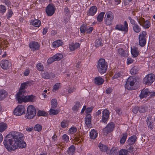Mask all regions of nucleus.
I'll return each instance as SVG.
<instances>
[{
    "label": "nucleus",
    "instance_id": "obj_14",
    "mask_svg": "<svg viewBox=\"0 0 155 155\" xmlns=\"http://www.w3.org/2000/svg\"><path fill=\"white\" fill-rule=\"evenodd\" d=\"M28 86L25 82L22 83L21 85L19 91L17 94L16 98L18 96H21L22 95H23V94L26 93L25 89Z\"/></svg>",
    "mask_w": 155,
    "mask_h": 155
},
{
    "label": "nucleus",
    "instance_id": "obj_55",
    "mask_svg": "<svg viewBox=\"0 0 155 155\" xmlns=\"http://www.w3.org/2000/svg\"><path fill=\"white\" fill-rule=\"evenodd\" d=\"M55 61V60L54 58V56H53L52 57L48 59V63L49 64H51Z\"/></svg>",
    "mask_w": 155,
    "mask_h": 155
},
{
    "label": "nucleus",
    "instance_id": "obj_11",
    "mask_svg": "<svg viewBox=\"0 0 155 155\" xmlns=\"http://www.w3.org/2000/svg\"><path fill=\"white\" fill-rule=\"evenodd\" d=\"M147 33L145 31H143L140 33L139 36V43L140 45L142 47H143L146 44V40L145 36Z\"/></svg>",
    "mask_w": 155,
    "mask_h": 155
},
{
    "label": "nucleus",
    "instance_id": "obj_61",
    "mask_svg": "<svg viewBox=\"0 0 155 155\" xmlns=\"http://www.w3.org/2000/svg\"><path fill=\"white\" fill-rule=\"evenodd\" d=\"M112 91V89L111 87H109L107 88L106 91V93L107 94H110Z\"/></svg>",
    "mask_w": 155,
    "mask_h": 155
},
{
    "label": "nucleus",
    "instance_id": "obj_36",
    "mask_svg": "<svg viewBox=\"0 0 155 155\" xmlns=\"http://www.w3.org/2000/svg\"><path fill=\"white\" fill-rule=\"evenodd\" d=\"M51 107L53 108H55L57 107V102L55 99H53L51 101Z\"/></svg>",
    "mask_w": 155,
    "mask_h": 155
},
{
    "label": "nucleus",
    "instance_id": "obj_27",
    "mask_svg": "<svg viewBox=\"0 0 155 155\" xmlns=\"http://www.w3.org/2000/svg\"><path fill=\"white\" fill-rule=\"evenodd\" d=\"M95 83L98 85L102 84L104 82V80L101 77H96L94 79Z\"/></svg>",
    "mask_w": 155,
    "mask_h": 155
},
{
    "label": "nucleus",
    "instance_id": "obj_47",
    "mask_svg": "<svg viewBox=\"0 0 155 155\" xmlns=\"http://www.w3.org/2000/svg\"><path fill=\"white\" fill-rule=\"evenodd\" d=\"M37 69L40 71H42L44 69V66L41 63H38L36 65Z\"/></svg>",
    "mask_w": 155,
    "mask_h": 155
},
{
    "label": "nucleus",
    "instance_id": "obj_7",
    "mask_svg": "<svg viewBox=\"0 0 155 155\" xmlns=\"http://www.w3.org/2000/svg\"><path fill=\"white\" fill-rule=\"evenodd\" d=\"M114 19V15L112 12L110 11L106 12L105 16L104 21L107 25H110Z\"/></svg>",
    "mask_w": 155,
    "mask_h": 155
},
{
    "label": "nucleus",
    "instance_id": "obj_37",
    "mask_svg": "<svg viewBox=\"0 0 155 155\" xmlns=\"http://www.w3.org/2000/svg\"><path fill=\"white\" fill-rule=\"evenodd\" d=\"M125 51L124 50L121 48H119L118 50V52L119 54L123 57H125L127 56V54Z\"/></svg>",
    "mask_w": 155,
    "mask_h": 155
},
{
    "label": "nucleus",
    "instance_id": "obj_49",
    "mask_svg": "<svg viewBox=\"0 0 155 155\" xmlns=\"http://www.w3.org/2000/svg\"><path fill=\"white\" fill-rule=\"evenodd\" d=\"M131 145L128 144L126 145V148L128 150V151L130 153H132L134 150V148Z\"/></svg>",
    "mask_w": 155,
    "mask_h": 155
},
{
    "label": "nucleus",
    "instance_id": "obj_32",
    "mask_svg": "<svg viewBox=\"0 0 155 155\" xmlns=\"http://www.w3.org/2000/svg\"><path fill=\"white\" fill-rule=\"evenodd\" d=\"M133 29L134 31L137 33L139 32L141 30V28L139 25L137 24L134 25Z\"/></svg>",
    "mask_w": 155,
    "mask_h": 155
},
{
    "label": "nucleus",
    "instance_id": "obj_41",
    "mask_svg": "<svg viewBox=\"0 0 155 155\" xmlns=\"http://www.w3.org/2000/svg\"><path fill=\"white\" fill-rule=\"evenodd\" d=\"M102 40L100 38L97 39L95 41V46L96 47L102 46V43L101 42Z\"/></svg>",
    "mask_w": 155,
    "mask_h": 155
},
{
    "label": "nucleus",
    "instance_id": "obj_5",
    "mask_svg": "<svg viewBox=\"0 0 155 155\" xmlns=\"http://www.w3.org/2000/svg\"><path fill=\"white\" fill-rule=\"evenodd\" d=\"M136 82L135 79L132 77H130L127 79L125 85V88L128 90H132L134 89V85Z\"/></svg>",
    "mask_w": 155,
    "mask_h": 155
},
{
    "label": "nucleus",
    "instance_id": "obj_60",
    "mask_svg": "<svg viewBox=\"0 0 155 155\" xmlns=\"http://www.w3.org/2000/svg\"><path fill=\"white\" fill-rule=\"evenodd\" d=\"M121 75L120 73H117L115 74L112 77V79H114L118 78V77H120Z\"/></svg>",
    "mask_w": 155,
    "mask_h": 155
},
{
    "label": "nucleus",
    "instance_id": "obj_21",
    "mask_svg": "<svg viewBox=\"0 0 155 155\" xmlns=\"http://www.w3.org/2000/svg\"><path fill=\"white\" fill-rule=\"evenodd\" d=\"M42 77L45 79H48L50 78H54L55 77L54 74L52 73H50L48 72H44L42 73Z\"/></svg>",
    "mask_w": 155,
    "mask_h": 155
},
{
    "label": "nucleus",
    "instance_id": "obj_10",
    "mask_svg": "<svg viewBox=\"0 0 155 155\" xmlns=\"http://www.w3.org/2000/svg\"><path fill=\"white\" fill-rule=\"evenodd\" d=\"M25 109L24 106L18 105L14 110V113L16 116H20L25 113Z\"/></svg>",
    "mask_w": 155,
    "mask_h": 155
},
{
    "label": "nucleus",
    "instance_id": "obj_31",
    "mask_svg": "<svg viewBox=\"0 0 155 155\" xmlns=\"http://www.w3.org/2000/svg\"><path fill=\"white\" fill-rule=\"evenodd\" d=\"M122 135V137L120 140V142L121 144H123L125 143L126 141L127 134V133H124Z\"/></svg>",
    "mask_w": 155,
    "mask_h": 155
},
{
    "label": "nucleus",
    "instance_id": "obj_59",
    "mask_svg": "<svg viewBox=\"0 0 155 155\" xmlns=\"http://www.w3.org/2000/svg\"><path fill=\"white\" fill-rule=\"evenodd\" d=\"M13 14L12 11V10L9 11L8 12L7 15V18L8 19H9L12 16Z\"/></svg>",
    "mask_w": 155,
    "mask_h": 155
},
{
    "label": "nucleus",
    "instance_id": "obj_17",
    "mask_svg": "<svg viewBox=\"0 0 155 155\" xmlns=\"http://www.w3.org/2000/svg\"><path fill=\"white\" fill-rule=\"evenodd\" d=\"M11 64L7 60H2L1 63V66L4 69H6L10 67Z\"/></svg>",
    "mask_w": 155,
    "mask_h": 155
},
{
    "label": "nucleus",
    "instance_id": "obj_1",
    "mask_svg": "<svg viewBox=\"0 0 155 155\" xmlns=\"http://www.w3.org/2000/svg\"><path fill=\"white\" fill-rule=\"evenodd\" d=\"M23 134L19 132H14L9 134L5 138L3 143L5 146L9 151L14 150L18 148H23L26 147V143L23 141Z\"/></svg>",
    "mask_w": 155,
    "mask_h": 155
},
{
    "label": "nucleus",
    "instance_id": "obj_44",
    "mask_svg": "<svg viewBox=\"0 0 155 155\" xmlns=\"http://www.w3.org/2000/svg\"><path fill=\"white\" fill-rule=\"evenodd\" d=\"M55 61L61 60L63 57L62 55L61 54H57L54 56Z\"/></svg>",
    "mask_w": 155,
    "mask_h": 155
},
{
    "label": "nucleus",
    "instance_id": "obj_64",
    "mask_svg": "<svg viewBox=\"0 0 155 155\" xmlns=\"http://www.w3.org/2000/svg\"><path fill=\"white\" fill-rule=\"evenodd\" d=\"M127 62V64H129L132 63L133 62V60L130 58H128Z\"/></svg>",
    "mask_w": 155,
    "mask_h": 155
},
{
    "label": "nucleus",
    "instance_id": "obj_12",
    "mask_svg": "<svg viewBox=\"0 0 155 155\" xmlns=\"http://www.w3.org/2000/svg\"><path fill=\"white\" fill-rule=\"evenodd\" d=\"M138 22L140 25L145 28H148L150 25L149 21L147 20L145 21L144 19L143 18H140L138 19Z\"/></svg>",
    "mask_w": 155,
    "mask_h": 155
},
{
    "label": "nucleus",
    "instance_id": "obj_15",
    "mask_svg": "<svg viewBox=\"0 0 155 155\" xmlns=\"http://www.w3.org/2000/svg\"><path fill=\"white\" fill-rule=\"evenodd\" d=\"M109 115V112L107 110H104L102 112V120L103 122L106 123Z\"/></svg>",
    "mask_w": 155,
    "mask_h": 155
},
{
    "label": "nucleus",
    "instance_id": "obj_39",
    "mask_svg": "<svg viewBox=\"0 0 155 155\" xmlns=\"http://www.w3.org/2000/svg\"><path fill=\"white\" fill-rule=\"evenodd\" d=\"M69 121L68 120H64L61 123V125L63 128H65L68 127Z\"/></svg>",
    "mask_w": 155,
    "mask_h": 155
},
{
    "label": "nucleus",
    "instance_id": "obj_20",
    "mask_svg": "<svg viewBox=\"0 0 155 155\" xmlns=\"http://www.w3.org/2000/svg\"><path fill=\"white\" fill-rule=\"evenodd\" d=\"M98 147L102 151L106 152L107 154H110V150L108 149L106 145L100 143Z\"/></svg>",
    "mask_w": 155,
    "mask_h": 155
},
{
    "label": "nucleus",
    "instance_id": "obj_16",
    "mask_svg": "<svg viewBox=\"0 0 155 155\" xmlns=\"http://www.w3.org/2000/svg\"><path fill=\"white\" fill-rule=\"evenodd\" d=\"M29 47L32 51H34L39 49L40 47V45L38 42L35 41H32L30 43Z\"/></svg>",
    "mask_w": 155,
    "mask_h": 155
},
{
    "label": "nucleus",
    "instance_id": "obj_62",
    "mask_svg": "<svg viewBox=\"0 0 155 155\" xmlns=\"http://www.w3.org/2000/svg\"><path fill=\"white\" fill-rule=\"evenodd\" d=\"M138 110L139 111V107H135L132 110V111L134 114H137L138 112Z\"/></svg>",
    "mask_w": 155,
    "mask_h": 155
},
{
    "label": "nucleus",
    "instance_id": "obj_9",
    "mask_svg": "<svg viewBox=\"0 0 155 155\" xmlns=\"http://www.w3.org/2000/svg\"><path fill=\"white\" fill-rule=\"evenodd\" d=\"M115 29L120 31H124L125 33L127 32L128 26L127 21H125L124 22V25L121 24L117 25L115 27Z\"/></svg>",
    "mask_w": 155,
    "mask_h": 155
},
{
    "label": "nucleus",
    "instance_id": "obj_26",
    "mask_svg": "<svg viewBox=\"0 0 155 155\" xmlns=\"http://www.w3.org/2000/svg\"><path fill=\"white\" fill-rule=\"evenodd\" d=\"M31 24L35 27H39L41 24V21L38 19L32 20L31 21Z\"/></svg>",
    "mask_w": 155,
    "mask_h": 155
},
{
    "label": "nucleus",
    "instance_id": "obj_53",
    "mask_svg": "<svg viewBox=\"0 0 155 155\" xmlns=\"http://www.w3.org/2000/svg\"><path fill=\"white\" fill-rule=\"evenodd\" d=\"M147 110L146 107H139V111L141 113H143Z\"/></svg>",
    "mask_w": 155,
    "mask_h": 155
},
{
    "label": "nucleus",
    "instance_id": "obj_52",
    "mask_svg": "<svg viewBox=\"0 0 155 155\" xmlns=\"http://www.w3.org/2000/svg\"><path fill=\"white\" fill-rule=\"evenodd\" d=\"M6 10V7L4 5H0V12L2 13H5Z\"/></svg>",
    "mask_w": 155,
    "mask_h": 155
},
{
    "label": "nucleus",
    "instance_id": "obj_57",
    "mask_svg": "<svg viewBox=\"0 0 155 155\" xmlns=\"http://www.w3.org/2000/svg\"><path fill=\"white\" fill-rule=\"evenodd\" d=\"M93 107H87L86 110L85 112L87 114L91 112L93 109Z\"/></svg>",
    "mask_w": 155,
    "mask_h": 155
},
{
    "label": "nucleus",
    "instance_id": "obj_22",
    "mask_svg": "<svg viewBox=\"0 0 155 155\" xmlns=\"http://www.w3.org/2000/svg\"><path fill=\"white\" fill-rule=\"evenodd\" d=\"M137 137L136 136H132L128 139L127 143L130 145H133Z\"/></svg>",
    "mask_w": 155,
    "mask_h": 155
},
{
    "label": "nucleus",
    "instance_id": "obj_2",
    "mask_svg": "<svg viewBox=\"0 0 155 155\" xmlns=\"http://www.w3.org/2000/svg\"><path fill=\"white\" fill-rule=\"evenodd\" d=\"M21 96H18L17 99L18 102L21 104L23 102H35L36 99V97L33 95H27L26 93L23 94Z\"/></svg>",
    "mask_w": 155,
    "mask_h": 155
},
{
    "label": "nucleus",
    "instance_id": "obj_54",
    "mask_svg": "<svg viewBox=\"0 0 155 155\" xmlns=\"http://www.w3.org/2000/svg\"><path fill=\"white\" fill-rule=\"evenodd\" d=\"M37 114L39 116H45L46 113L44 111L39 110L38 111Z\"/></svg>",
    "mask_w": 155,
    "mask_h": 155
},
{
    "label": "nucleus",
    "instance_id": "obj_43",
    "mask_svg": "<svg viewBox=\"0 0 155 155\" xmlns=\"http://www.w3.org/2000/svg\"><path fill=\"white\" fill-rule=\"evenodd\" d=\"M138 68L137 67H134L130 70V73L132 75H135L137 73Z\"/></svg>",
    "mask_w": 155,
    "mask_h": 155
},
{
    "label": "nucleus",
    "instance_id": "obj_46",
    "mask_svg": "<svg viewBox=\"0 0 155 155\" xmlns=\"http://www.w3.org/2000/svg\"><path fill=\"white\" fill-rule=\"evenodd\" d=\"M60 83H56L54 86L53 87V91L55 92L58 90L61 87Z\"/></svg>",
    "mask_w": 155,
    "mask_h": 155
},
{
    "label": "nucleus",
    "instance_id": "obj_34",
    "mask_svg": "<svg viewBox=\"0 0 155 155\" xmlns=\"http://www.w3.org/2000/svg\"><path fill=\"white\" fill-rule=\"evenodd\" d=\"M7 125L4 123H0V132H2L7 128Z\"/></svg>",
    "mask_w": 155,
    "mask_h": 155
},
{
    "label": "nucleus",
    "instance_id": "obj_28",
    "mask_svg": "<svg viewBox=\"0 0 155 155\" xmlns=\"http://www.w3.org/2000/svg\"><path fill=\"white\" fill-rule=\"evenodd\" d=\"M90 138L92 139H95L97 136V133L94 130H92L90 134Z\"/></svg>",
    "mask_w": 155,
    "mask_h": 155
},
{
    "label": "nucleus",
    "instance_id": "obj_24",
    "mask_svg": "<svg viewBox=\"0 0 155 155\" xmlns=\"http://www.w3.org/2000/svg\"><path fill=\"white\" fill-rule=\"evenodd\" d=\"M80 44L79 43H72L69 45L70 49L71 51H73L80 47Z\"/></svg>",
    "mask_w": 155,
    "mask_h": 155
},
{
    "label": "nucleus",
    "instance_id": "obj_3",
    "mask_svg": "<svg viewBox=\"0 0 155 155\" xmlns=\"http://www.w3.org/2000/svg\"><path fill=\"white\" fill-rule=\"evenodd\" d=\"M98 71L101 73H105L107 68V64L104 58L100 59L97 65Z\"/></svg>",
    "mask_w": 155,
    "mask_h": 155
},
{
    "label": "nucleus",
    "instance_id": "obj_35",
    "mask_svg": "<svg viewBox=\"0 0 155 155\" xmlns=\"http://www.w3.org/2000/svg\"><path fill=\"white\" fill-rule=\"evenodd\" d=\"M88 26L87 25H82L80 28V31L82 33H84L85 32H87V30Z\"/></svg>",
    "mask_w": 155,
    "mask_h": 155
},
{
    "label": "nucleus",
    "instance_id": "obj_45",
    "mask_svg": "<svg viewBox=\"0 0 155 155\" xmlns=\"http://www.w3.org/2000/svg\"><path fill=\"white\" fill-rule=\"evenodd\" d=\"M119 155H129V154L127 150L122 149L119 151Z\"/></svg>",
    "mask_w": 155,
    "mask_h": 155
},
{
    "label": "nucleus",
    "instance_id": "obj_50",
    "mask_svg": "<svg viewBox=\"0 0 155 155\" xmlns=\"http://www.w3.org/2000/svg\"><path fill=\"white\" fill-rule=\"evenodd\" d=\"M34 129L35 130L39 132L42 129V126L39 124H37L35 126Z\"/></svg>",
    "mask_w": 155,
    "mask_h": 155
},
{
    "label": "nucleus",
    "instance_id": "obj_23",
    "mask_svg": "<svg viewBox=\"0 0 155 155\" xmlns=\"http://www.w3.org/2000/svg\"><path fill=\"white\" fill-rule=\"evenodd\" d=\"M97 9L95 6H92L91 7L89 10L87 14L88 15H94L96 12Z\"/></svg>",
    "mask_w": 155,
    "mask_h": 155
},
{
    "label": "nucleus",
    "instance_id": "obj_33",
    "mask_svg": "<svg viewBox=\"0 0 155 155\" xmlns=\"http://www.w3.org/2000/svg\"><path fill=\"white\" fill-rule=\"evenodd\" d=\"M104 14V12H101L99 14L97 17V19L98 21L101 22L103 21Z\"/></svg>",
    "mask_w": 155,
    "mask_h": 155
},
{
    "label": "nucleus",
    "instance_id": "obj_58",
    "mask_svg": "<svg viewBox=\"0 0 155 155\" xmlns=\"http://www.w3.org/2000/svg\"><path fill=\"white\" fill-rule=\"evenodd\" d=\"M93 30V28L92 27H88L87 28L86 33H91Z\"/></svg>",
    "mask_w": 155,
    "mask_h": 155
},
{
    "label": "nucleus",
    "instance_id": "obj_18",
    "mask_svg": "<svg viewBox=\"0 0 155 155\" xmlns=\"http://www.w3.org/2000/svg\"><path fill=\"white\" fill-rule=\"evenodd\" d=\"M91 114H87L85 118V124L87 127L91 128Z\"/></svg>",
    "mask_w": 155,
    "mask_h": 155
},
{
    "label": "nucleus",
    "instance_id": "obj_48",
    "mask_svg": "<svg viewBox=\"0 0 155 155\" xmlns=\"http://www.w3.org/2000/svg\"><path fill=\"white\" fill-rule=\"evenodd\" d=\"M62 139L64 143H67L69 140L68 136L66 134H64L62 136Z\"/></svg>",
    "mask_w": 155,
    "mask_h": 155
},
{
    "label": "nucleus",
    "instance_id": "obj_30",
    "mask_svg": "<svg viewBox=\"0 0 155 155\" xmlns=\"http://www.w3.org/2000/svg\"><path fill=\"white\" fill-rule=\"evenodd\" d=\"M63 42L61 41L58 40L54 41L53 43V46L55 48H57L62 45Z\"/></svg>",
    "mask_w": 155,
    "mask_h": 155
},
{
    "label": "nucleus",
    "instance_id": "obj_6",
    "mask_svg": "<svg viewBox=\"0 0 155 155\" xmlns=\"http://www.w3.org/2000/svg\"><path fill=\"white\" fill-rule=\"evenodd\" d=\"M155 80V76L153 74H150L143 78V83L146 85H150Z\"/></svg>",
    "mask_w": 155,
    "mask_h": 155
},
{
    "label": "nucleus",
    "instance_id": "obj_38",
    "mask_svg": "<svg viewBox=\"0 0 155 155\" xmlns=\"http://www.w3.org/2000/svg\"><path fill=\"white\" fill-rule=\"evenodd\" d=\"M110 154L111 155H117L118 151L117 148L115 147H113L110 151Z\"/></svg>",
    "mask_w": 155,
    "mask_h": 155
},
{
    "label": "nucleus",
    "instance_id": "obj_13",
    "mask_svg": "<svg viewBox=\"0 0 155 155\" xmlns=\"http://www.w3.org/2000/svg\"><path fill=\"white\" fill-rule=\"evenodd\" d=\"M55 8L53 5L49 4L45 8V12L48 16L52 15L54 13Z\"/></svg>",
    "mask_w": 155,
    "mask_h": 155
},
{
    "label": "nucleus",
    "instance_id": "obj_29",
    "mask_svg": "<svg viewBox=\"0 0 155 155\" xmlns=\"http://www.w3.org/2000/svg\"><path fill=\"white\" fill-rule=\"evenodd\" d=\"M131 53L134 57H137L139 54V51L137 48L134 47L131 49Z\"/></svg>",
    "mask_w": 155,
    "mask_h": 155
},
{
    "label": "nucleus",
    "instance_id": "obj_63",
    "mask_svg": "<svg viewBox=\"0 0 155 155\" xmlns=\"http://www.w3.org/2000/svg\"><path fill=\"white\" fill-rule=\"evenodd\" d=\"M27 86H31L32 85L34 84V82L32 81H28L25 82Z\"/></svg>",
    "mask_w": 155,
    "mask_h": 155
},
{
    "label": "nucleus",
    "instance_id": "obj_42",
    "mask_svg": "<svg viewBox=\"0 0 155 155\" xmlns=\"http://www.w3.org/2000/svg\"><path fill=\"white\" fill-rule=\"evenodd\" d=\"M54 108H51L50 110V114L52 115H54L57 114L59 112V111L57 110H55Z\"/></svg>",
    "mask_w": 155,
    "mask_h": 155
},
{
    "label": "nucleus",
    "instance_id": "obj_51",
    "mask_svg": "<svg viewBox=\"0 0 155 155\" xmlns=\"http://www.w3.org/2000/svg\"><path fill=\"white\" fill-rule=\"evenodd\" d=\"M76 128L74 127H72L69 130V132L71 134H74L77 131Z\"/></svg>",
    "mask_w": 155,
    "mask_h": 155
},
{
    "label": "nucleus",
    "instance_id": "obj_40",
    "mask_svg": "<svg viewBox=\"0 0 155 155\" xmlns=\"http://www.w3.org/2000/svg\"><path fill=\"white\" fill-rule=\"evenodd\" d=\"M80 106L81 104L80 102L79 101L77 102L75 105L72 108V110L74 111H77Z\"/></svg>",
    "mask_w": 155,
    "mask_h": 155
},
{
    "label": "nucleus",
    "instance_id": "obj_19",
    "mask_svg": "<svg viewBox=\"0 0 155 155\" xmlns=\"http://www.w3.org/2000/svg\"><path fill=\"white\" fill-rule=\"evenodd\" d=\"M150 94V92L149 91L148 89H143L141 91L140 96L141 98H143L146 97Z\"/></svg>",
    "mask_w": 155,
    "mask_h": 155
},
{
    "label": "nucleus",
    "instance_id": "obj_25",
    "mask_svg": "<svg viewBox=\"0 0 155 155\" xmlns=\"http://www.w3.org/2000/svg\"><path fill=\"white\" fill-rule=\"evenodd\" d=\"M7 94L8 93L5 90H0V101L6 97Z\"/></svg>",
    "mask_w": 155,
    "mask_h": 155
},
{
    "label": "nucleus",
    "instance_id": "obj_4",
    "mask_svg": "<svg viewBox=\"0 0 155 155\" xmlns=\"http://www.w3.org/2000/svg\"><path fill=\"white\" fill-rule=\"evenodd\" d=\"M27 113L25 115V118L30 119H32L35 115L36 110L35 107L33 105H30L27 108Z\"/></svg>",
    "mask_w": 155,
    "mask_h": 155
},
{
    "label": "nucleus",
    "instance_id": "obj_56",
    "mask_svg": "<svg viewBox=\"0 0 155 155\" xmlns=\"http://www.w3.org/2000/svg\"><path fill=\"white\" fill-rule=\"evenodd\" d=\"M147 125L149 128H150L151 130L152 129L153 127V125L152 124L153 122H150L149 121V120H147Z\"/></svg>",
    "mask_w": 155,
    "mask_h": 155
},
{
    "label": "nucleus",
    "instance_id": "obj_8",
    "mask_svg": "<svg viewBox=\"0 0 155 155\" xmlns=\"http://www.w3.org/2000/svg\"><path fill=\"white\" fill-rule=\"evenodd\" d=\"M115 127V125L114 123L111 122L109 123L103 129L104 134L107 135L108 133L112 132L114 130Z\"/></svg>",
    "mask_w": 155,
    "mask_h": 155
}]
</instances>
